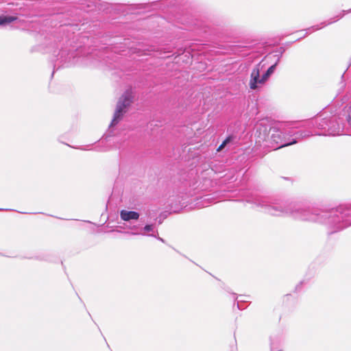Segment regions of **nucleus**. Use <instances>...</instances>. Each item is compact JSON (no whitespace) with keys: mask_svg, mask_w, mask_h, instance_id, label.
<instances>
[{"mask_svg":"<svg viewBox=\"0 0 351 351\" xmlns=\"http://www.w3.org/2000/svg\"><path fill=\"white\" fill-rule=\"evenodd\" d=\"M110 136H109V137H106V140L107 141H110Z\"/></svg>","mask_w":351,"mask_h":351,"instance_id":"obj_16","label":"nucleus"},{"mask_svg":"<svg viewBox=\"0 0 351 351\" xmlns=\"http://www.w3.org/2000/svg\"><path fill=\"white\" fill-rule=\"evenodd\" d=\"M295 138L292 141L287 140L285 134L276 128H270L267 133L266 129H264V134L263 136H259L258 142L261 141L265 142V145L270 147L274 149H278L286 146L295 144L298 142V139L303 138L313 135L312 133L305 131H298L293 134Z\"/></svg>","mask_w":351,"mask_h":351,"instance_id":"obj_4","label":"nucleus"},{"mask_svg":"<svg viewBox=\"0 0 351 351\" xmlns=\"http://www.w3.org/2000/svg\"><path fill=\"white\" fill-rule=\"evenodd\" d=\"M154 230V224H147L146 225L140 232H131V234H141V235H147L146 232H153ZM148 236H150V234H148Z\"/></svg>","mask_w":351,"mask_h":351,"instance_id":"obj_12","label":"nucleus"},{"mask_svg":"<svg viewBox=\"0 0 351 351\" xmlns=\"http://www.w3.org/2000/svg\"><path fill=\"white\" fill-rule=\"evenodd\" d=\"M246 202L254 204L264 211L273 216H291V206L293 203L284 201H270L268 198L260 196L257 193H251Z\"/></svg>","mask_w":351,"mask_h":351,"instance_id":"obj_3","label":"nucleus"},{"mask_svg":"<svg viewBox=\"0 0 351 351\" xmlns=\"http://www.w3.org/2000/svg\"><path fill=\"white\" fill-rule=\"evenodd\" d=\"M291 217L302 221L324 223L332 229L330 233L351 226V208L339 206L330 210L311 208L300 203H293Z\"/></svg>","mask_w":351,"mask_h":351,"instance_id":"obj_1","label":"nucleus"},{"mask_svg":"<svg viewBox=\"0 0 351 351\" xmlns=\"http://www.w3.org/2000/svg\"><path fill=\"white\" fill-rule=\"evenodd\" d=\"M342 117H328L322 114L311 121V124L322 132L319 135H340L344 128H351V104L344 110Z\"/></svg>","mask_w":351,"mask_h":351,"instance_id":"obj_2","label":"nucleus"},{"mask_svg":"<svg viewBox=\"0 0 351 351\" xmlns=\"http://www.w3.org/2000/svg\"><path fill=\"white\" fill-rule=\"evenodd\" d=\"M120 217L123 221H129L132 219H138L139 218V214L136 211L122 210L120 212Z\"/></svg>","mask_w":351,"mask_h":351,"instance_id":"obj_8","label":"nucleus"},{"mask_svg":"<svg viewBox=\"0 0 351 351\" xmlns=\"http://www.w3.org/2000/svg\"><path fill=\"white\" fill-rule=\"evenodd\" d=\"M237 308H238L239 309H241V307H240V306H239V302H237Z\"/></svg>","mask_w":351,"mask_h":351,"instance_id":"obj_15","label":"nucleus"},{"mask_svg":"<svg viewBox=\"0 0 351 351\" xmlns=\"http://www.w3.org/2000/svg\"><path fill=\"white\" fill-rule=\"evenodd\" d=\"M150 236L156 237L158 240L162 241V243L165 242L164 239L160 238V237H156V235H154V234H150Z\"/></svg>","mask_w":351,"mask_h":351,"instance_id":"obj_14","label":"nucleus"},{"mask_svg":"<svg viewBox=\"0 0 351 351\" xmlns=\"http://www.w3.org/2000/svg\"><path fill=\"white\" fill-rule=\"evenodd\" d=\"M341 17H342V15H338V16H336L333 19H330V20H329L328 21H324V22L321 23L319 25H313V26H312L311 27H308V28L304 29L306 33L304 35L301 36L300 38H302V37L304 38L308 34H311V32H313L314 31L319 30V29L323 28L325 26H327V25H328L330 24H332L334 22L338 21Z\"/></svg>","mask_w":351,"mask_h":351,"instance_id":"obj_7","label":"nucleus"},{"mask_svg":"<svg viewBox=\"0 0 351 351\" xmlns=\"http://www.w3.org/2000/svg\"><path fill=\"white\" fill-rule=\"evenodd\" d=\"M282 53H283V51H281L280 52V54L277 55L278 58H277L276 62L273 65H271L267 70V71L262 75V77H261L262 82H265L269 77V76L274 72L276 67L280 61V57H281Z\"/></svg>","mask_w":351,"mask_h":351,"instance_id":"obj_9","label":"nucleus"},{"mask_svg":"<svg viewBox=\"0 0 351 351\" xmlns=\"http://www.w3.org/2000/svg\"><path fill=\"white\" fill-rule=\"evenodd\" d=\"M232 138L233 137L232 136H228L218 147L217 151H221L228 143H229L232 140Z\"/></svg>","mask_w":351,"mask_h":351,"instance_id":"obj_13","label":"nucleus"},{"mask_svg":"<svg viewBox=\"0 0 351 351\" xmlns=\"http://www.w3.org/2000/svg\"><path fill=\"white\" fill-rule=\"evenodd\" d=\"M264 83V82L261 81V77H260L259 65H257L252 71L250 81V88L254 90L258 88V84H262Z\"/></svg>","mask_w":351,"mask_h":351,"instance_id":"obj_6","label":"nucleus"},{"mask_svg":"<svg viewBox=\"0 0 351 351\" xmlns=\"http://www.w3.org/2000/svg\"><path fill=\"white\" fill-rule=\"evenodd\" d=\"M132 102V94L130 90H127L120 97L111 121L110 127L116 125L123 118L127 108Z\"/></svg>","mask_w":351,"mask_h":351,"instance_id":"obj_5","label":"nucleus"},{"mask_svg":"<svg viewBox=\"0 0 351 351\" xmlns=\"http://www.w3.org/2000/svg\"><path fill=\"white\" fill-rule=\"evenodd\" d=\"M65 51H61L59 56H60V58L61 59V62H64V64H69L71 62V57H73V58H75L73 55V53H67L66 56H65Z\"/></svg>","mask_w":351,"mask_h":351,"instance_id":"obj_11","label":"nucleus"},{"mask_svg":"<svg viewBox=\"0 0 351 351\" xmlns=\"http://www.w3.org/2000/svg\"><path fill=\"white\" fill-rule=\"evenodd\" d=\"M17 20V17L14 16H0V26L8 25Z\"/></svg>","mask_w":351,"mask_h":351,"instance_id":"obj_10","label":"nucleus"},{"mask_svg":"<svg viewBox=\"0 0 351 351\" xmlns=\"http://www.w3.org/2000/svg\"><path fill=\"white\" fill-rule=\"evenodd\" d=\"M132 229H133V230H136V229H137V227L134 226H133V227L132 228Z\"/></svg>","mask_w":351,"mask_h":351,"instance_id":"obj_17","label":"nucleus"}]
</instances>
